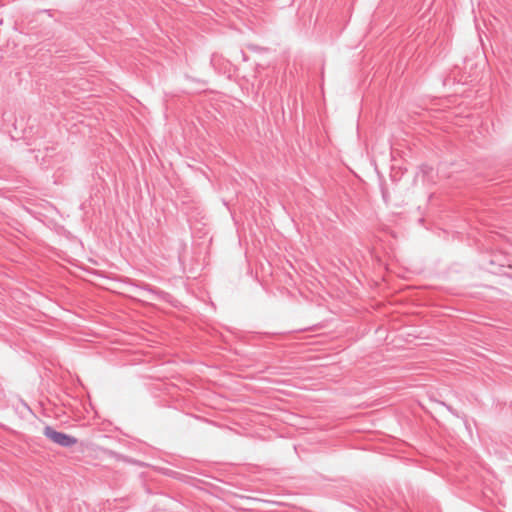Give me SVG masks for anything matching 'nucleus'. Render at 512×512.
<instances>
[{"label": "nucleus", "instance_id": "1", "mask_svg": "<svg viewBox=\"0 0 512 512\" xmlns=\"http://www.w3.org/2000/svg\"><path fill=\"white\" fill-rule=\"evenodd\" d=\"M43 434L46 438H48L53 443H55L61 447H65V448H70V447L74 446L75 444H77V442H78L77 438H75L71 435L65 434L63 432L56 431L51 426H45L43 429Z\"/></svg>", "mask_w": 512, "mask_h": 512}]
</instances>
